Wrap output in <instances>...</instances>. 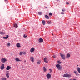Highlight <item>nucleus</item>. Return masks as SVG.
Instances as JSON below:
<instances>
[{
    "label": "nucleus",
    "mask_w": 80,
    "mask_h": 80,
    "mask_svg": "<svg viewBox=\"0 0 80 80\" xmlns=\"http://www.w3.org/2000/svg\"><path fill=\"white\" fill-rule=\"evenodd\" d=\"M30 52H31L32 53V52H33L35 51V48H32L30 50Z\"/></svg>",
    "instance_id": "39448f33"
},
{
    "label": "nucleus",
    "mask_w": 80,
    "mask_h": 80,
    "mask_svg": "<svg viewBox=\"0 0 80 80\" xmlns=\"http://www.w3.org/2000/svg\"><path fill=\"white\" fill-rule=\"evenodd\" d=\"M44 61L46 63H48V61H47V58H45L44 59Z\"/></svg>",
    "instance_id": "2eb2a0df"
},
{
    "label": "nucleus",
    "mask_w": 80,
    "mask_h": 80,
    "mask_svg": "<svg viewBox=\"0 0 80 80\" xmlns=\"http://www.w3.org/2000/svg\"><path fill=\"white\" fill-rule=\"evenodd\" d=\"M62 12H65V9H62Z\"/></svg>",
    "instance_id": "f704fd0d"
},
{
    "label": "nucleus",
    "mask_w": 80,
    "mask_h": 80,
    "mask_svg": "<svg viewBox=\"0 0 80 80\" xmlns=\"http://www.w3.org/2000/svg\"><path fill=\"white\" fill-rule=\"evenodd\" d=\"M58 63L59 64H61L62 63V62H61L60 61H58Z\"/></svg>",
    "instance_id": "cd10ccee"
},
{
    "label": "nucleus",
    "mask_w": 80,
    "mask_h": 80,
    "mask_svg": "<svg viewBox=\"0 0 80 80\" xmlns=\"http://www.w3.org/2000/svg\"><path fill=\"white\" fill-rule=\"evenodd\" d=\"M43 42V39L40 38L39 39V43H42Z\"/></svg>",
    "instance_id": "6e6552de"
},
{
    "label": "nucleus",
    "mask_w": 80,
    "mask_h": 80,
    "mask_svg": "<svg viewBox=\"0 0 80 80\" xmlns=\"http://www.w3.org/2000/svg\"><path fill=\"white\" fill-rule=\"evenodd\" d=\"M51 76H52L51 75V74H49V73H48L46 75V77L48 79H50V78H51Z\"/></svg>",
    "instance_id": "20e7f679"
},
{
    "label": "nucleus",
    "mask_w": 80,
    "mask_h": 80,
    "mask_svg": "<svg viewBox=\"0 0 80 80\" xmlns=\"http://www.w3.org/2000/svg\"><path fill=\"white\" fill-rule=\"evenodd\" d=\"M7 60L5 58H2L1 59V62L2 63H5V62H7Z\"/></svg>",
    "instance_id": "7ed1b4c3"
},
{
    "label": "nucleus",
    "mask_w": 80,
    "mask_h": 80,
    "mask_svg": "<svg viewBox=\"0 0 80 80\" xmlns=\"http://www.w3.org/2000/svg\"><path fill=\"white\" fill-rule=\"evenodd\" d=\"M16 46L18 48H20L21 46H20V44L19 43H18L16 44Z\"/></svg>",
    "instance_id": "423d86ee"
},
{
    "label": "nucleus",
    "mask_w": 80,
    "mask_h": 80,
    "mask_svg": "<svg viewBox=\"0 0 80 80\" xmlns=\"http://www.w3.org/2000/svg\"><path fill=\"white\" fill-rule=\"evenodd\" d=\"M73 72L75 73V74H76V75H79V74L77 73V71H74Z\"/></svg>",
    "instance_id": "6ab92c4d"
},
{
    "label": "nucleus",
    "mask_w": 80,
    "mask_h": 80,
    "mask_svg": "<svg viewBox=\"0 0 80 80\" xmlns=\"http://www.w3.org/2000/svg\"><path fill=\"white\" fill-rule=\"evenodd\" d=\"M15 60L17 61V62H20V60L19 59V58H15Z\"/></svg>",
    "instance_id": "dca6fc26"
},
{
    "label": "nucleus",
    "mask_w": 80,
    "mask_h": 80,
    "mask_svg": "<svg viewBox=\"0 0 80 80\" xmlns=\"http://www.w3.org/2000/svg\"><path fill=\"white\" fill-rule=\"evenodd\" d=\"M41 63V61L40 60H38L37 62V63L38 65H40Z\"/></svg>",
    "instance_id": "9b49d317"
},
{
    "label": "nucleus",
    "mask_w": 80,
    "mask_h": 80,
    "mask_svg": "<svg viewBox=\"0 0 80 80\" xmlns=\"http://www.w3.org/2000/svg\"><path fill=\"white\" fill-rule=\"evenodd\" d=\"M45 18H46V19H49L50 18L48 15H46L45 16Z\"/></svg>",
    "instance_id": "ddd939ff"
},
{
    "label": "nucleus",
    "mask_w": 80,
    "mask_h": 80,
    "mask_svg": "<svg viewBox=\"0 0 80 80\" xmlns=\"http://www.w3.org/2000/svg\"><path fill=\"white\" fill-rule=\"evenodd\" d=\"M56 67L57 68H58L60 67V64H57L56 65Z\"/></svg>",
    "instance_id": "b1692460"
},
{
    "label": "nucleus",
    "mask_w": 80,
    "mask_h": 80,
    "mask_svg": "<svg viewBox=\"0 0 80 80\" xmlns=\"http://www.w3.org/2000/svg\"><path fill=\"white\" fill-rule=\"evenodd\" d=\"M14 27L15 28H17V27H18V25H17V24H15L14 25Z\"/></svg>",
    "instance_id": "412c9836"
},
{
    "label": "nucleus",
    "mask_w": 80,
    "mask_h": 80,
    "mask_svg": "<svg viewBox=\"0 0 80 80\" xmlns=\"http://www.w3.org/2000/svg\"><path fill=\"white\" fill-rule=\"evenodd\" d=\"M38 14L39 15H42V12H38Z\"/></svg>",
    "instance_id": "a878e982"
},
{
    "label": "nucleus",
    "mask_w": 80,
    "mask_h": 80,
    "mask_svg": "<svg viewBox=\"0 0 80 80\" xmlns=\"http://www.w3.org/2000/svg\"><path fill=\"white\" fill-rule=\"evenodd\" d=\"M30 59L31 62H34V58H33V57H30Z\"/></svg>",
    "instance_id": "0eeeda50"
},
{
    "label": "nucleus",
    "mask_w": 80,
    "mask_h": 80,
    "mask_svg": "<svg viewBox=\"0 0 80 80\" xmlns=\"http://www.w3.org/2000/svg\"><path fill=\"white\" fill-rule=\"evenodd\" d=\"M23 37L24 38H27V36H25V35H24Z\"/></svg>",
    "instance_id": "7c9ffc66"
},
{
    "label": "nucleus",
    "mask_w": 80,
    "mask_h": 80,
    "mask_svg": "<svg viewBox=\"0 0 80 80\" xmlns=\"http://www.w3.org/2000/svg\"><path fill=\"white\" fill-rule=\"evenodd\" d=\"M49 70L50 71V73H52V69H49Z\"/></svg>",
    "instance_id": "72a5a7b5"
},
{
    "label": "nucleus",
    "mask_w": 80,
    "mask_h": 80,
    "mask_svg": "<svg viewBox=\"0 0 80 80\" xmlns=\"http://www.w3.org/2000/svg\"><path fill=\"white\" fill-rule=\"evenodd\" d=\"M0 34L1 35H4V34H5V33H4L3 32H0Z\"/></svg>",
    "instance_id": "393cba45"
},
{
    "label": "nucleus",
    "mask_w": 80,
    "mask_h": 80,
    "mask_svg": "<svg viewBox=\"0 0 80 80\" xmlns=\"http://www.w3.org/2000/svg\"><path fill=\"white\" fill-rule=\"evenodd\" d=\"M77 66H78V65H77Z\"/></svg>",
    "instance_id": "a19ab883"
},
{
    "label": "nucleus",
    "mask_w": 80,
    "mask_h": 80,
    "mask_svg": "<svg viewBox=\"0 0 80 80\" xmlns=\"http://www.w3.org/2000/svg\"><path fill=\"white\" fill-rule=\"evenodd\" d=\"M53 58H55V55H54V56H53Z\"/></svg>",
    "instance_id": "4c0bfd02"
},
{
    "label": "nucleus",
    "mask_w": 80,
    "mask_h": 80,
    "mask_svg": "<svg viewBox=\"0 0 80 80\" xmlns=\"http://www.w3.org/2000/svg\"><path fill=\"white\" fill-rule=\"evenodd\" d=\"M7 45L8 46H10V43H7Z\"/></svg>",
    "instance_id": "473e14b6"
},
{
    "label": "nucleus",
    "mask_w": 80,
    "mask_h": 80,
    "mask_svg": "<svg viewBox=\"0 0 80 80\" xmlns=\"http://www.w3.org/2000/svg\"><path fill=\"white\" fill-rule=\"evenodd\" d=\"M63 77H67L68 78H70L72 77V75L71 74H64L63 76Z\"/></svg>",
    "instance_id": "f257e3e1"
},
{
    "label": "nucleus",
    "mask_w": 80,
    "mask_h": 80,
    "mask_svg": "<svg viewBox=\"0 0 80 80\" xmlns=\"http://www.w3.org/2000/svg\"><path fill=\"white\" fill-rule=\"evenodd\" d=\"M9 72H7L6 74V76L7 78H9Z\"/></svg>",
    "instance_id": "9d476101"
},
{
    "label": "nucleus",
    "mask_w": 80,
    "mask_h": 80,
    "mask_svg": "<svg viewBox=\"0 0 80 80\" xmlns=\"http://www.w3.org/2000/svg\"><path fill=\"white\" fill-rule=\"evenodd\" d=\"M66 4H67V5H68L69 4V3L68 2H66Z\"/></svg>",
    "instance_id": "e433bc0d"
},
{
    "label": "nucleus",
    "mask_w": 80,
    "mask_h": 80,
    "mask_svg": "<svg viewBox=\"0 0 80 80\" xmlns=\"http://www.w3.org/2000/svg\"><path fill=\"white\" fill-rule=\"evenodd\" d=\"M8 35H7L6 37L3 38H4V39H7V38H8Z\"/></svg>",
    "instance_id": "a211bd4d"
},
{
    "label": "nucleus",
    "mask_w": 80,
    "mask_h": 80,
    "mask_svg": "<svg viewBox=\"0 0 80 80\" xmlns=\"http://www.w3.org/2000/svg\"><path fill=\"white\" fill-rule=\"evenodd\" d=\"M5 1H7V0H5Z\"/></svg>",
    "instance_id": "ea45409f"
},
{
    "label": "nucleus",
    "mask_w": 80,
    "mask_h": 80,
    "mask_svg": "<svg viewBox=\"0 0 80 80\" xmlns=\"http://www.w3.org/2000/svg\"><path fill=\"white\" fill-rule=\"evenodd\" d=\"M59 70H61L62 69V66H60L58 68Z\"/></svg>",
    "instance_id": "5701e85b"
},
{
    "label": "nucleus",
    "mask_w": 80,
    "mask_h": 80,
    "mask_svg": "<svg viewBox=\"0 0 80 80\" xmlns=\"http://www.w3.org/2000/svg\"><path fill=\"white\" fill-rule=\"evenodd\" d=\"M49 15L52 16V13H49Z\"/></svg>",
    "instance_id": "2f4dec72"
},
{
    "label": "nucleus",
    "mask_w": 80,
    "mask_h": 80,
    "mask_svg": "<svg viewBox=\"0 0 80 80\" xmlns=\"http://www.w3.org/2000/svg\"><path fill=\"white\" fill-rule=\"evenodd\" d=\"M1 79L2 80H7V78H2Z\"/></svg>",
    "instance_id": "bb28decb"
},
{
    "label": "nucleus",
    "mask_w": 80,
    "mask_h": 80,
    "mask_svg": "<svg viewBox=\"0 0 80 80\" xmlns=\"http://www.w3.org/2000/svg\"><path fill=\"white\" fill-rule=\"evenodd\" d=\"M61 14H62L63 15L64 14V12H61Z\"/></svg>",
    "instance_id": "c9c22d12"
},
{
    "label": "nucleus",
    "mask_w": 80,
    "mask_h": 80,
    "mask_svg": "<svg viewBox=\"0 0 80 80\" xmlns=\"http://www.w3.org/2000/svg\"><path fill=\"white\" fill-rule=\"evenodd\" d=\"M43 70L44 72H46L47 71V69H46V68H45V67H43Z\"/></svg>",
    "instance_id": "f3484780"
},
{
    "label": "nucleus",
    "mask_w": 80,
    "mask_h": 80,
    "mask_svg": "<svg viewBox=\"0 0 80 80\" xmlns=\"http://www.w3.org/2000/svg\"><path fill=\"white\" fill-rule=\"evenodd\" d=\"M22 54H23V52H20L19 53V55H22Z\"/></svg>",
    "instance_id": "c756f323"
},
{
    "label": "nucleus",
    "mask_w": 80,
    "mask_h": 80,
    "mask_svg": "<svg viewBox=\"0 0 80 80\" xmlns=\"http://www.w3.org/2000/svg\"><path fill=\"white\" fill-rule=\"evenodd\" d=\"M42 24H43V25H45V22L44 20L42 21Z\"/></svg>",
    "instance_id": "4be33fe9"
},
{
    "label": "nucleus",
    "mask_w": 80,
    "mask_h": 80,
    "mask_svg": "<svg viewBox=\"0 0 80 80\" xmlns=\"http://www.w3.org/2000/svg\"><path fill=\"white\" fill-rule=\"evenodd\" d=\"M24 62H26V61H24Z\"/></svg>",
    "instance_id": "58836bf2"
},
{
    "label": "nucleus",
    "mask_w": 80,
    "mask_h": 80,
    "mask_svg": "<svg viewBox=\"0 0 80 80\" xmlns=\"http://www.w3.org/2000/svg\"><path fill=\"white\" fill-rule=\"evenodd\" d=\"M66 58H69V57H70V55L69 54H68L66 57Z\"/></svg>",
    "instance_id": "aec40b11"
},
{
    "label": "nucleus",
    "mask_w": 80,
    "mask_h": 80,
    "mask_svg": "<svg viewBox=\"0 0 80 80\" xmlns=\"http://www.w3.org/2000/svg\"><path fill=\"white\" fill-rule=\"evenodd\" d=\"M60 55L61 57V58H62L63 60H65V54H62V53H60Z\"/></svg>",
    "instance_id": "f03ea898"
},
{
    "label": "nucleus",
    "mask_w": 80,
    "mask_h": 80,
    "mask_svg": "<svg viewBox=\"0 0 80 80\" xmlns=\"http://www.w3.org/2000/svg\"><path fill=\"white\" fill-rule=\"evenodd\" d=\"M48 24H51V22H49V21H48L47 22Z\"/></svg>",
    "instance_id": "c85d7f7f"
},
{
    "label": "nucleus",
    "mask_w": 80,
    "mask_h": 80,
    "mask_svg": "<svg viewBox=\"0 0 80 80\" xmlns=\"http://www.w3.org/2000/svg\"><path fill=\"white\" fill-rule=\"evenodd\" d=\"M4 68H5V67H4V64H3L1 66V70H3Z\"/></svg>",
    "instance_id": "1a4fd4ad"
},
{
    "label": "nucleus",
    "mask_w": 80,
    "mask_h": 80,
    "mask_svg": "<svg viewBox=\"0 0 80 80\" xmlns=\"http://www.w3.org/2000/svg\"><path fill=\"white\" fill-rule=\"evenodd\" d=\"M77 70L78 71V72L80 73V68L78 67L77 68Z\"/></svg>",
    "instance_id": "4468645a"
},
{
    "label": "nucleus",
    "mask_w": 80,
    "mask_h": 80,
    "mask_svg": "<svg viewBox=\"0 0 80 80\" xmlns=\"http://www.w3.org/2000/svg\"><path fill=\"white\" fill-rule=\"evenodd\" d=\"M10 68H11V67H10V66H8L6 68V69L7 70H10Z\"/></svg>",
    "instance_id": "f8f14e48"
}]
</instances>
